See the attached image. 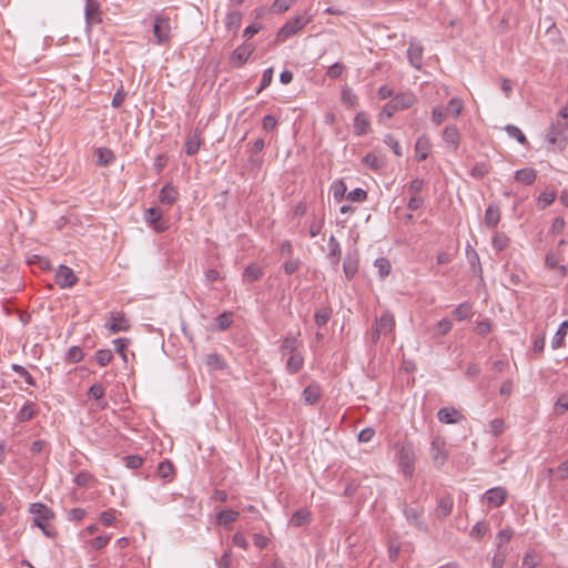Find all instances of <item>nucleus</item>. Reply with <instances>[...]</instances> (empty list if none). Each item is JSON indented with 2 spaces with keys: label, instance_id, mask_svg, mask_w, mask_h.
<instances>
[{
  "label": "nucleus",
  "instance_id": "29",
  "mask_svg": "<svg viewBox=\"0 0 568 568\" xmlns=\"http://www.w3.org/2000/svg\"><path fill=\"white\" fill-rule=\"evenodd\" d=\"M304 365V357L300 353L291 354L286 361V371L290 374H296Z\"/></svg>",
  "mask_w": 568,
  "mask_h": 568
},
{
  "label": "nucleus",
  "instance_id": "45",
  "mask_svg": "<svg viewBox=\"0 0 568 568\" xmlns=\"http://www.w3.org/2000/svg\"><path fill=\"white\" fill-rule=\"evenodd\" d=\"M174 473V466L173 464L165 459L161 462L158 466V474L162 478H170Z\"/></svg>",
  "mask_w": 568,
  "mask_h": 568
},
{
  "label": "nucleus",
  "instance_id": "53",
  "mask_svg": "<svg viewBox=\"0 0 568 568\" xmlns=\"http://www.w3.org/2000/svg\"><path fill=\"white\" fill-rule=\"evenodd\" d=\"M384 143L386 145H388L397 156L403 155L399 142L397 141V139L394 135H392V134L385 135Z\"/></svg>",
  "mask_w": 568,
  "mask_h": 568
},
{
  "label": "nucleus",
  "instance_id": "1",
  "mask_svg": "<svg viewBox=\"0 0 568 568\" xmlns=\"http://www.w3.org/2000/svg\"><path fill=\"white\" fill-rule=\"evenodd\" d=\"M416 453L413 443H403L397 452V463L405 477L412 478L415 471Z\"/></svg>",
  "mask_w": 568,
  "mask_h": 568
},
{
  "label": "nucleus",
  "instance_id": "18",
  "mask_svg": "<svg viewBox=\"0 0 568 568\" xmlns=\"http://www.w3.org/2000/svg\"><path fill=\"white\" fill-rule=\"evenodd\" d=\"M251 54L252 49L246 45H240L232 52L230 61L233 67H241L247 61Z\"/></svg>",
  "mask_w": 568,
  "mask_h": 568
},
{
  "label": "nucleus",
  "instance_id": "15",
  "mask_svg": "<svg viewBox=\"0 0 568 568\" xmlns=\"http://www.w3.org/2000/svg\"><path fill=\"white\" fill-rule=\"evenodd\" d=\"M403 514L409 525H412L418 529L424 528L423 510L405 506L403 509Z\"/></svg>",
  "mask_w": 568,
  "mask_h": 568
},
{
  "label": "nucleus",
  "instance_id": "30",
  "mask_svg": "<svg viewBox=\"0 0 568 568\" xmlns=\"http://www.w3.org/2000/svg\"><path fill=\"white\" fill-rule=\"evenodd\" d=\"M37 414L36 404L27 402L17 413V420L20 423L32 419Z\"/></svg>",
  "mask_w": 568,
  "mask_h": 568
},
{
  "label": "nucleus",
  "instance_id": "51",
  "mask_svg": "<svg viewBox=\"0 0 568 568\" xmlns=\"http://www.w3.org/2000/svg\"><path fill=\"white\" fill-rule=\"evenodd\" d=\"M12 369L17 374H19L28 385H30V386L36 385V379L31 376V374L23 366L13 364Z\"/></svg>",
  "mask_w": 568,
  "mask_h": 568
},
{
  "label": "nucleus",
  "instance_id": "56",
  "mask_svg": "<svg viewBox=\"0 0 568 568\" xmlns=\"http://www.w3.org/2000/svg\"><path fill=\"white\" fill-rule=\"evenodd\" d=\"M452 327L453 323L448 318H443L435 326L436 335H446L452 329Z\"/></svg>",
  "mask_w": 568,
  "mask_h": 568
},
{
  "label": "nucleus",
  "instance_id": "47",
  "mask_svg": "<svg viewBox=\"0 0 568 568\" xmlns=\"http://www.w3.org/2000/svg\"><path fill=\"white\" fill-rule=\"evenodd\" d=\"M332 190H333L334 199L339 202L345 197L347 187H346V184L344 183V181L338 180V181L334 182Z\"/></svg>",
  "mask_w": 568,
  "mask_h": 568
},
{
  "label": "nucleus",
  "instance_id": "39",
  "mask_svg": "<svg viewBox=\"0 0 568 568\" xmlns=\"http://www.w3.org/2000/svg\"><path fill=\"white\" fill-rule=\"evenodd\" d=\"M331 316H332V310L329 307L323 306V307H320L318 310H316L314 320H315L316 325L322 327L327 324Z\"/></svg>",
  "mask_w": 568,
  "mask_h": 568
},
{
  "label": "nucleus",
  "instance_id": "48",
  "mask_svg": "<svg viewBox=\"0 0 568 568\" xmlns=\"http://www.w3.org/2000/svg\"><path fill=\"white\" fill-rule=\"evenodd\" d=\"M463 102L457 98L450 99L447 106V113H452L454 118H458L463 111Z\"/></svg>",
  "mask_w": 568,
  "mask_h": 568
},
{
  "label": "nucleus",
  "instance_id": "33",
  "mask_svg": "<svg viewBox=\"0 0 568 568\" xmlns=\"http://www.w3.org/2000/svg\"><path fill=\"white\" fill-rule=\"evenodd\" d=\"M264 274V271L261 266L256 264H250L244 268L243 277L247 282H255L260 280Z\"/></svg>",
  "mask_w": 568,
  "mask_h": 568
},
{
  "label": "nucleus",
  "instance_id": "42",
  "mask_svg": "<svg viewBox=\"0 0 568 568\" xmlns=\"http://www.w3.org/2000/svg\"><path fill=\"white\" fill-rule=\"evenodd\" d=\"M453 509V500L449 497H443L437 505V514L442 517H447Z\"/></svg>",
  "mask_w": 568,
  "mask_h": 568
},
{
  "label": "nucleus",
  "instance_id": "58",
  "mask_svg": "<svg viewBox=\"0 0 568 568\" xmlns=\"http://www.w3.org/2000/svg\"><path fill=\"white\" fill-rule=\"evenodd\" d=\"M447 111L443 106H436L432 113V121L434 124L439 125L447 118Z\"/></svg>",
  "mask_w": 568,
  "mask_h": 568
},
{
  "label": "nucleus",
  "instance_id": "50",
  "mask_svg": "<svg viewBox=\"0 0 568 568\" xmlns=\"http://www.w3.org/2000/svg\"><path fill=\"white\" fill-rule=\"evenodd\" d=\"M113 358V354L110 349H99L95 353V361L100 366L108 365Z\"/></svg>",
  "mask_w": 568,
  "mask_h": 568
},
{
  "label": "nucleus",
  "instance_id": "7",
  "mask_svg": "<svg viewBox=\"0 0 568 568\" xmlns=\"http://www.w3.org/2000/svg\"><path fill=\"white\" fill-rule=\"evenodd\" d=\"M54 278L55 283L61 288H70L74 286L78 282V277L74 274L73 270L65 265H59Z\"/></svg>",
  "mask_w": 568,
  "mask_h": 568
},
{
  "label": "nucleus",
  "instance_id": "63",
  "mask_svg": "<svg viewBox=\"0 0 568 568\" xmlns=\"http://www.w3.org/2000/svg\"><path fill=\"white\" fill-rule=\"evenodd\" d=\"M113 345H114V348H115V352L118 354L121 355V357L126 361V354H125V348L126 346L129 345V339L128 338H115L113 341Z\"/></svg>",
  "mask_w": 568,
  "mask_h": 568
},
{
  "label": "nucleus",
  "instance_id": "13",
  "mask_svg": "<svg viewBox=\"0 0 568 568\" xmlns=\"http://www.w3.org/2000/svg\"><path fill=\"white\" fill-rule=\"evenodd\" d=\"M84 17L88 26L101 22L100 3L98 0H85Z\"/></svg>",
  "mask_w": 568,
  "mask_h": 568
},
{
  "label": "nucleus",
  "instance_id": "21",
  "mask_svg": "<svg viewBox=\"0 0 568 568\" xmlns=\"http://www.w3.org/2000/svg\"><path fill=\"white\" fill-rule=\"evenodd\" d=\"M392 101L394 102L395 108H397L398 110H405L410 108L415 103L416 98L413 93L406 92L396 94L392 99Z\"/></svg>",
  "mask_w": 568,
  "mask_h": 568
},
{
  "label": "nucleus",
  "instance_id": "46",
  "mask_svg": "<svg viewBox=\"0 0 568 568\" xmlns=\"http://www.w3.org/2000/svg\"><path fill=\"white\" fill-rule=\"evenodd\" d=\"M513 530L510 528H505L498 531L496 536V542L498 549H503V546L508 544L513 537Z\"/></svg>",
  "mask_w": 568,
  "mask_h": 568
},
{
  "label": "nucleus",
  "instance_id": "3",
  "mask_svg": "<svg viewBox=\"0 0 568 568\" xmlns=\"http://www.w3.org/2000/svg\"><path fill=\"white\" fill-rule=\"evenodd\" d=\"M29 511L34 516V525L49 536L50 532L47 530V524L53 518V511L42 503L31 504Z\"/></svg>",
  "mask_w": 568,
  "mask_h": 568
},
{
  "label": "nucleus",
  "instance_id": "37",
  "mask_svg": "<svg viewBox=\"0 0 568 568\" xmlns=\"http://www.w3.org/2000/svg\"><path fill=\"white\" fill-rule=\"evenodd\" d=\"M453 314L457 321L467 320L473 315V306L467 302L462 303L454 310Z\"/></svg>",
  "mask_w": 568,
  "mask_h": 568
},
{
  "label": "nucleus",
  "instance_id": "25",
  "mask_svg": "<svg viewBox=\"0 0 568 568\" xmlns=\"http://www.w3.org/2000/svg\"><path fill=\"white\" fill-rule=\"evenodd\" d=\"M415 151L419 161L427 159L430 151V142L426 135H422L417 139L415 143Z\"/></svg>",
  "mask_w": 568,
  "mask_h": 568
},
{
  "label": "nucleus",
  "instance_id": "31",
  "mask_svg": "<svg viewBox=\"0 0 568 568\" xmlns=\"http://www.w3.org/2000/svg\"><path fill=\"white\" fill-rule=\"evenodd\" d=\"M369 129V121L366 113L359 112L354 118V131L357 135H364Z\"/></svg>",
  "mask_w": 568,
  "mask_h": 568
},
{
  "label": "nucleus",
  "instance_id": "34",
  "mask_svg": "<svg viewBox=\"0 0 568 568\" xmlns=\"http://www.w3.org/2000/svg\"><path fill=\"white\" fill-rule=\"evenodd\" d=\"M310 517L311 513L307 509H298L292 515L290 524L294 527H301L310 521Z\"/></svg>",
  "mask_w": 568,
  "mask_h": 568
},
{
  "label": "nucleus",
  "instance_id": "12",
  "mask_svg": "<svg viewBox=\"0 0 568 568\" xmlns=\"http://www.w3.org/2000/svg\"><path fill=\"white\" fill-rule=\"evenodd\" d=\"M358 252H348L343 262V271L347 280H352L358 271Z\"/></svg>",
  "mask_w": 568,
  "mask_h": 568
},
{
  "label": "nucleus",
  "instance_id": "49",
  "mask_svg": "<svg viewBox=\"0 0 568 568\" xmlns=\"http://www.w3.org/2000/svg\"><path fill=\"white\" fill-rule=\"evenodd\" d=\"M507 556L508 552L506 549H498L493 557L491 568H503L506 562Z\"/></svg>",
  "mask_w": 568,
  "mask_h": 568
},
{
  "label": "nucleus",
  "instance_id": "38",
  "mask_svg": "<svg viewBox=\"0 0 568 568\" xmlns=\"http://www.w3.org/2000/svg\"><path fill=\"white\" fill-rule=\"evenodd\" d=\"M374 265L377 268L378 275L382 280L389 275L392 265L388 258L378 257L375 260Z\"/></svg>",
  "mask_w": 568,
  "mask_h": 568
},
{
  "label": "nucleus",
  "instance_id": "9",
  "mask_svg": "<svg viewBox=\"0 0 568 568\" xmlns=\"http://www.w3.org/2000/svg\"><path fill=\"white\" fill-rule=\"evenodd\" d=\"M373 326L384 336L390 335L395 328V317L392 312L385 311L375 320Z\"/></svg>",
  "mask_w": 568,
  "mask_h": 568
},
{
  "label": "nucleus",
  "instance_id": "64",
  "mask_svg": "<svg viewBox=\"0 0 568 568\" xmlns=\"http://www.w3.org/2000/svg\"><path fill=\"white\" fill-rule=\"evenodd\" d=\"M67 357L72 363H79L83 358V352H82V349L80 347L72 346L68 351Z\"/></svg>",
  "mask_w": 568,
  "mask_h": 568
},
{
  "label": "nucleus",
  "instance_id": "60",
  "mask_svg": "<svg viewBox=\"0 0 568 568\" xmlns=\"http://www.w3.org/2000/svg\"><path fill=\"white\" fill-rule=\"evenodd\" d=\"M205 363L207 366H210L214 369H222L223 365H224L221 357L215 353L206 355Z\"/></svg>",
  "mask_w": 568,
  "mask_h": 568
},
{
  "label": "nucleus",
  "instance_id": "41",
  "mask_svg": "<svg viewBox=\"0 0 568 568\" xmlns=\"http://www.w3.org/2000/svg\"><path fill=\"white\" fill-rule=\"evenodd\" d=\"M505 131L507 132L509 138L517 140L518 143H520L523 145L527 143L526 135L523 133V131L518 126L513 125V124H507L505 126Z\"/></svg>",
  "mask_w": 568,
  "mask_h": 568
},
{
  "label": "nucleus",
  "instance_id": "14",
  "mask_svg": "<svg viewBox=\"0 0 568 568\" xmlns=\"http://www.w3.org/2000/svg\"><path fill=\"white\" fill-rule=\"evenodd\" d=\"M439 422L445 424H456L463 419V415L454 407L440 408L437 413Z\"/></svg>",
  "mask_w": 568,
  "mask_h": 568
},
{
  "label": "nucleus",
  "instance_id": "28",
  "mask_svg": "<svg viewBox=\"0 0 568 568\" xmlns=\"http://www.w3.org/2000/svg\"><path fill=\"white\" fill-rule=\"evenodd\" d=\"M363 163L374 171H379L385 166V160L379 154L372 152L363 158Z\"/></svg>",
  "mask_w": 568,
  "mask_h": 568
},
{
  "label": "nucleus",
  "instance_id": "55",
  "mask_svg": "<svg viewBox=\"0 0 568 568\" xmlns=\"http://www.w3.org/2000/svg\"><path fill=\"white\" fill-rule=\"evenodd\" d=\"M323 225H324V216L318 217V219L314 217L310 223V236L311 237L317 236L321 233Z\"/></svg>",
  "mask_w": 568,
  "mask_h": 568
},
{
  "label": "nucleus",
  "instance_id": "10",
  "mask_svg": "<svg viewBox=\"0 0 568 568\" xmlns=\"http://www.w3.org/2000/svg\"><path fill=\"white\" fill-rule=\"evenodd\" d=\"M162 211L158 207H150L145 211L144 220L152 229L160 233L166 230L168 225L161 222Z\"/></svg>",
  "mask_w": 568,
  "mask_h": 568
},
{
  "label": "nucleus",
  "instance_id": "26",
  "mask_svg": "<svg viewBox=\"0 0 568 568\" xmlns=\"http://www.w3.org/2000/svg\"><path fill=\"white\" fill-rule=\"evenodd\" d=\"M321 397V387L317 384H311L303 390V399L306 404L313 405L318 402Z\"/></svg>",
  "mask_w": 568,
  "mask_h": 568
},
{
  "label": "nucleus",
  "instance_id": "24",
  "mask_svg": "<svg viewBox=\"0 0 568 568\" xmlns=\"http://www.w3.org/2000/svg\"><path fill=\"white\" fill-rule=\"evenodd\" d=\"M515 179L526 185H531L537 179V172L531 168H524L515 172Z\"/></svg>",
  "mask_w": 568,
  "mask_h": 568
},
{
  "label": "nucleus",
  "instance_id": "22",
  "mask_svg": "<svg viewBox=\"0 0 568 568\" xmlns=\"http://www.w3.org/2000/svg\"><path fill=\"white\" fill-rule=\"evenodd\" d=\"M500 221V211L497 205L490 204L485 211V224L489 229H494Z\"/></svg>",
  "mask_w": 568,
  "mask_h": 568
},
{
  "label": "nucleus",
  "instance_id": "36",
  "mask_svg": "<svg viewBox=\"0 0 568 568\" xmlns=\"http://www.w3.org/2000/svg\"><path fill=\"white\" fill-rule=\"evenodd\" d=\"M242 21V13L240 11H230L225 18V27L230 31H236Z\"/></svg>",
  "mask_w": 568,
  "mask_h": 568
},
{
  "label": "nucleus",
  "instance_id": "35",
  "mask_svg": "<svg viewBox=\"0 0 568 568\" xmlns=\"http://www.w3.org/2000/svg\"><path fill=\"white\" fill-rule=\"evenodd\" d=\"M239 516L240 513L236 510L224 509L216 515V521L221 526H226L227 524L235 521Z\"/></svg>",
  "mask_w": 568,
  "mask_h": 568
},
{
  "label": "nucleus",
  "instance_id": "5",
  "mask_svg": "<svg viewBox=\"0 0 568 568\" xmlns=\"http://www.w3.org/2000/svg\"><path fill=\"white\" fill-rule=\"evenodd\" d=\"M307 23V20L302 17H295L288 20L277 32L276 40L278 42L286 41L290 37L302 30Z\"/></svg>",
  "mask_w": 568,
  "mask_h": 568
},
{
  "label": "nucleus",
  "instance_id": "44",
  "mask_svg": "<svg viewBox=\"0 0 568 568\" xmlns=\"http://www.w3.org/2000/svg\"><path fill=\"white\" fill-rule=\"evenodd\" d=\"M557 193L552 192H541L537 199L538 206L540 209H546L556 200Z\"/></svg>",
  "mask_w": 568,
  "mask_h": 568
},
{
  "label": "nucleus",
  "instance_id": "16",
  "mask_svg": "<svg viewBox=\"0 0 568 568\" xmlns=\"http://www.w3.org/2000/svg\"><path fill=\"white\" fill-rule=\"evenodd\" d=\"M178 199L179 191L173 184L168 183L161 189L159 194V201L162 204L172 205Z\"/></svg>",
  "mask_w": 568,
  "mask_h": 568
},
{
  "label": "nucleus",
  "instance_id": "59",
  "mask_svg": "<svg viewBox=\"0 0 568 568\" xmlns=\"http://www.w3.org/2000/svg\"><path fill=\"white\" fill-rule=\"evenodd\" d=\"M341 99L348 106H354L357 103V97L348 88L343 89Z\"/></svg>",
  "mask_w": 568,
  "mask_h": 568
},
{
  "label": "nucleus",
  "instance_id": "40",
  "mask_svg": "<svg viewBox=\"0 0 568 568\" xmlns=\"http://www.w3.org/2000/svg\"><path fill=\"white\" fill-rule=\"evenodd\" d=\"M509 244V237L505 234V233H501V232H497L494 237H493V241H491V245L494 247V250H496L497 252H501L504 251Z\"/></svg>",
  "mask_w": 568,
  "mask_h": 568
},
{
  "label": "nucleus",
  "instance_id": "57",
  "mask_svg": "<svg viewBox=\"0 0 568 568\" xmlns=\"http://www.w3.org/2000/svg\"><path fill=\"white\" fill-rule=\"evenodd\" d=\"M554 410L557 415H561L566 410H568V395L567 394H562L558 397L557 402L555 403Z\"/></svg>",
  "mask_w": 568,
  "mask_h": 568
},
{
  "label": "nucleus",
  "instance_id": "6",
  "mask_svg": "<svg viewBox=\"0 0 568 568\" xmlns=\"http://www.w3.org/2000/svg\"><path fill=\"white\" fill-rule=\"evenodd\" d=\"M430 456L436 467H442L447 458L448 450L446 449V442L442 437H435L430 444Z\"/></svg>",
  "mask_w": 568,
  "mask_h": 568
},
{
  "label": "nucleus",
  "instance_id": "8",
  "mask_svg": "<svg viewBox=\"0 0 568 568\" xmlns=\"http://www.w3.org/2000/svg\"><path fill=\"white\" fill-rule=\"evenodd\" d=\"M112 334L128 332L130 328L129 320L123 312H112L110 322L105 325Z\"/></svg>",
  "mask_w": 568,
  "mask_h": 568
},
{
  "label": "nucleus",
  "instance_id": "52",
  "mask_svg": "<svg viewBox=\"0 0 568 568\" xmlns=\"http://www.w3.org/2000/svg\"><path fill=\"white\" fill-rule=\"evenodd\" d=\"M346 199L352 202H364L367 199V192L362 187H356L347 193Z\"/></svg>",
  "mask_w": 568,
  "mask_h": 568
},
{
  "label": "nucleus",
  "instance_id": "32",
  "mask_svg": "<svg viewBox=\"0 0 568 568\" xmlns=\"http://www.w3.org/2000/svg\"><path fill=\"white\" fill-rule=\"evenodd\" d=\"M97 164L100 166H106L115 160L114 153L106 148H99L95 151Z\"/></svg>",
  "mask_w": 568,
  "mask_h": 568
},
{
  "label": "nucleus",
  "instance_id": "4",
  "mask_svg": "<svg viewBox=\"0 0 568 568\" xmlns=\"http://www.w3.org/2000/svg\"><path fill=\"white\" fill-rule=\"evenodd\" d=\"M566 129H562L561 122L557 120L547 130L546 140L549 144L557 146L558 150H564L567 146V136L564 134Z\"/></svg>",
  "mask_w": 568,
  "mask_h": 568
},
{
  "label": "nucleus",
  "instance_id": "43",
  "mask_svg": "<svg viewBox=\"0 0 568 568\" xmlns=\"http://www.w3.org/2000/svg\"><path fill=\"white\" fill-rule=\"evenodd\" d=\"M201 145L200 138L196 134L190 135L185 142V152L187 155L195 154Z\"/></svg>",
  "mask_w": 568,
  "mask_h": 568
},
{
  "label": "nucleus",
  "instance_id": "54",
  "mask_svg": "<svg viewBox=\"0 0 568 568\" xmlns=\"http://www.w3.org/2000/svg\"><path fill=\"white\" fill-rule=\"evenodd\" d=\"M143 458L140 455H129L124 457L125 466L130 469H138L143 465Z\"/></svg>",
  "mask_w": 568,
  "mask_h": 568
},
{
  "label": "nucleus",
  "instance_id": "61",
  "mask_svg": "<svg viewBox=\"0 0 568 568\" xmlns=\"http://www.w3.org/2000/svg\"><path fill=\"white\" fill-rule=\"evenodd\" d=\"M539 564V559L534 550L526 552L523 559L525 568H535Z\"/></svg>",
  "mask_w": 568,
  "mask_h": 568
},
{
  "label": "nucleus",
  "instance_id": "23",
  "mask_svg": "<svg viewBox=\"0 0 568 568\" xmlns=\"http://www.w3.org/2000/svg\"><path fill=\"white\" fill-rule=\"evenodd\" d=\"M300 344L301 342L298 341L297 336L287 335L284 337L280 346V352L283 356H285L286 354H295L297 353L296 348L298 347Z\"/></svg>",
  "mask_w": 568,
  "mask_h": 568
},
{
  "label": "nucleus",
  "instance_id": "2",
  "mask_svg": "<svg viewBox=\"0 0 568 568\" xmlns=\"http://www.w3.org/2000/svg\"><path fill=\"white\" fill-rule=\"evenodd\" d=\"M171 20L163 14H156L153 21V36L156 44L162 45L171 39Z\"/></svg>",
  "mask_w": 568,
  "mask_h": 568
},
{
  "label": "nucleus",
  "instance_id": "19",
  "mask_svg": "<svg viewBox=\"0 0 568 568\" xmlns=\"http://www.w3.org/2000/svg\"><path fill=\"white\" fill-rule=\"evenodd\" d=\"M443 140L456 150L459 145L460 134L456 125H447L443 131Z\"/></svg>",
  "mask_w": 568,
  "mask_h": 568
},
{
  "label": "nucleus",
  "instance_id": "20",
  "mask_svg": "<svg viewBox=\"0 0 568 568\" xmlns=\"http://www.w3.org/2000/svg\"><path fill=\"white\" fill-rule=\"evenodd\" d=\"M327 245H328L327 258L334 266H337L341 261V254H342L341 245L334 235L329 236Z\"/></svg>",
  "mask_w": 568,
  "mask_h": 568
},
{
  "label": "nucleus",
  "instance_id": "62",
  "mask_svg": "<svg viewBox=\"0 0 568 568\" xmlns=\"http://www.w3.org/2000/svg\"><path fill=\"white\" fill-rule=\"evenodd\" d=\"M104 395V387L102 384L95 383L90 386L88 390V397L93 399H100Z\"/></svg>",
  "mask_w": 568,
  "mask_h": 568
},
{
  "label": "nucleus",
  "instance_id": "11",
  "mask_svg": "<svg viewBox=\"0 0 568 568\" xmlns=\"http://www.w3.org/2000/svg\"><path fill=\"white\" fill-rule=\"evenodd\" d=\"M507 495L508 494H507L506 488H504L501 486H497V487L488 489L485 493L484 498L490 507L497 508V507H500L505 503Z\"/></svg>",
  "mask_w": 568,
  "mask_h": 568
},
{
  "label": "nucleus",
  "instance_id": "27",
  "mask_svg": "<svg viewBox=\"0 0 568 568\" xmlns=\"http://www.w3.org/2000/svg\"><path fill=\"white\" fill-rule=\"evenodd\" d=\"M568 334V321L561 322L557 332L551 339V348L557 349L564 345L565 338Z\"/></svg>",
  "mask_w": 568,
  "mask_h": 568
},
{
  "label": "nucleus",
  "instance_id": "17",
  "mask_svg": "<svg viewBox=\"0 0 568 568\" xmlns=\"http://www.w3.org/2000/svg\"><path fill=\"white\" fill-rule=\"evenodd\" d=\"M407 57L412 67L420 69L423 63V47L416 42H410Z\"/></svg>",
  "mask_w": 568,
  "mask_h": 568
}]
</instances>
